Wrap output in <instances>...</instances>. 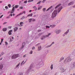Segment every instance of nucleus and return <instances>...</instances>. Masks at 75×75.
Returning a JSON list of instances; mask_svg holds the SVG:
<instances>
[{
	"label": "nucleus",
	"instance_id": "42",
	"mask_svg": "<svg viewBox=\"0 0 75 75\" xmlns=\"http://www.w3.org/2000/svg\"><path fill=\"white\" fill-rule=\"evenodd\" d=\"M11 28H12V27H11V26H9L8 27V28H9V29Z\"/></svg>",
	"mask_w": 75,
	"mask_h": 75
},
{
	"label": "nucleus",
	"instance_id": "32",
	"mask_svg": "<svg viewBox=\"0 0 75 75\" xmlns=\"http://www.w3.org/2000/svg\"><path fill=\"white\" fill-rule=\"evenodd\" d=\"M40 3H41V1H40L37 4H40Z\"/></svg>",
	"mask_w": 75,
	"mask_h": 75
},
{
	"label": "nucleus",
	"instance_id": "59",
	"mask_svg": "<svg viewBox=\"0 0 75 75\" xmlns=\"http://www.w3.org/2000/svg\"><path fill=\"white\" fill-rule=\"evenodd\" d=\"M31 11H32L31 10H30L29 11V12H31Z\"/></svg>",
	"mask_w": 75,
	"mask_h": 75
},
{
	"label": "nucleus",
	"instance_id": "44",
	"mask_svg": "<svg viewBox=\"0 0 75 75\" xmlns=\"http://www.w3.org/2000/svg\"><path fill=\"white\" fill-rule=\"evenodd\" d=\"M3 17V15H2L0 17V18H2V17Z\"/></svg>",
	"mask_w": 75,
	"mask_h": 75
},
{
	"label": "nucleus",
	"instance_id": "8",
	"mask_svg": "<svg viewBox=\"0 0 75 75\" xmlns=\"http://www.w3.org/2000/svg\"><path fill=\"white\" fill-rule=\"evenodd\" d=\"M13 32V30H9L8 32V34L9 35H11V34H12V33H11V32Z\"/></svg>",
	"mask_w": 75,
	"mask_h": 75
},
{
	"label": "nucleus",
	"instance_id": "25",
	"mask_svg": "<svg viewBox=\"0 0 75 75\" xmlns=\"http://www.w3.org/2000/svg\"><path fill=\"white\" fill-rule=\"evenodd\" d=\"M3 65H0V69H1L3 68Z\"/></svg>",
	"mask_w": 75,
	"mask_h": 75
},
{
	"label": "nucleus",
	"instance_id": "63",
	"mask_svg": "<svg viewBox=\"0 0 75 75\" xmlns=\"http://www.w3.org/2000/svg\"><path fill=\"white\" fill-rule=\"evenodd\" d=\"M1 43V42L0 43V45H1V43Z\"/></svg>",
	"mask_w": 75,
	"mask_h": 75
},
{
	"label": "nucleus",
	"instance_id": "16",
	"mask_svg": "<svg viewBox=\"0 0 75 75\" xmlns=\"http://www.w3.org/2000/svg\"><path fill=\"white\" fill-rule=\"evenodd\" d=\"M17 29H18V28H17V27L15 28H14V31L15 32H16V31H17Z\"/></svg>",
	"mask_w": 75,
	"mask_h": 75
},
{
	"label": "nucleus",
	"instance_id": "7",
	"mask_svg": "<svg viewBox=\"0 0 75 75\" xmlns=\"http://www.w3.org/2000/svg\"><path fill=\"white\" fill-rule=\"evenodd\" d=\"M61 70L62 71V72H64V71H65V68H62L61 69Z\"/></svg>",
	"mask_w": 75,
	"mask_h": 75
},
{
	"label": "nucleus",
	"instance_id": "26",
	"mask_svg": "<svg viewBox=\"0 0 75 75\" xmlns=\"http://www.w3.org/2000/svg\"><path fill=\"white\" fill-rule=\"evenodd\" d=\"M25 18V16H23L21 18V20H23V19H24Z\"/></svg>",
	"mask_w": 75,
	"mask_h": 75
},
{
	"label": "nucleus",
	"instance_id": "38",
	"mask_svg": "<svg viewBox=\"0 0 75 75\" xmlns=\"http://www.w3.org/2000/svg\"><path fill=\"white\" fill-rule=\"evenodd\" d=\"M32 67H33V65H31V66L30 67V69H31L32 68Z\"/></svg>",
	"mask_w": 75,
	"mask_h": 75
},
{
	"label": "nucleus",
	"instance_id": "47",
	"mask_svg": "<svg viewBox=\"0 0 75 75\" xmlns=\"http://www.w3.org/2000/svg\"><path fill=\"white\" fill-rule=\"evenodd\" d=\"M3 54H4V52H2L1 53V55H3Z\"/></svg>",
	"mask_w": 75,
	"mask_h": 75
},
{
	"label": "nucleus",
	"instance_id": "9",
	"mask_svg": "<svg viewBox=\"0 0 75 75\" xmlns=\"http://www.w3.org/2000/svg\"><path fill=\"white\" fill-rule=\"evenodd\" d=\"M61 6V4H59V5H57V6H56L55 7V9L57 8H58V7H60Z\"/></svg>",
	"mask_w": 75,
	"mask_h": 75
},
{
	"label": "nucleus",
	"instance_id": "50",
	"mask_svg": "<svg viewBox=\"0 0 75 75\" xmlns=\"http://www.w3.org/2000/svg\"><path fill=\"white\" fill-rule=\"evenodd\" d=\"M5 44L6 45H8V43L7 42H5Z\"/></svg>",
	"mask_w": 75,
	"mask_h": 75
},
{
	"label": "nucleus",
	"instance_id": "53",
	"mask_svg": "<svg viewBox=\"0 0 75 75\" xmlns=\"http://www.w3.org/2000/svg\"><path fill=\"white\" fill-rule=\"evenodd\" d=\"M5 8H8V7H7V6H6L5 7Z\"/></svg>",
	"mask_w": 75,
	"mask_h": 75
},
{
	"label": "nucleus",
	"instance_id": "14",
	"mask_svg": "<svg viewBox=\"0 0 75 75\" xmlns=\"http://www.w3.org/2000/svg\"><path fill=\"white\" fill-rule=\"evenodd\" d=\"M54 44V42H53L52 44H51V45H50V46H47V48H48V47H51V45H52V44Z\"/></svg>",
	"mask_w": 75,
	"mask_h": 75
},
{
	"label": "nucleus",
	"instance_id": "4",
	"mask_svg": "<svg viewBox=\"0 0 75 75\" xmlns=\"http://www.w3.org/2000/svg\"><path fill=\"white\" fill-rule=\"evenodd\" d=\"M51 35V33H50L47 35H46L45 36H43L42 37V38H41V39L42 40H44L45 38L46 37H49V36L50 35Z\"/></svg>",
	"mask_w": 75,
	"mask_h": 75
},
{
	"label": "nucleus",
	"instance_id": "13",
	"mask_svg": "<svg viewBox=\"0 0 75 75\" xmlns=\"http://www.w3.org/2000/svg\"><path fill=\"white\" fill-rule=\"evenodd\" d=\"M22 24H23V22H21L20 23V25H19L20 27H22V26H23V25Z\"/></svg>",
	"mask_w": 75,
	"mask_h": 75
},
{
	"label": "nucleus",
	"instance_id": "36",
	"mask_svg": "<svg viewBox=\"0 0 75 75\" xmlns=\"http://www.w3.org/2000/svg\"><path fill=\"white\" fill-rule=\"evenodd\" d=\"M19 8L20 9H23V6H21Z\"/></svg>",
	"mask_w": 75,
	"mask_h": 75
},
{
	"label": "nucleus",
	"instance_id": "10",
	"mask_svg": "<svg viewBox=\"0 0 75 75\" xmlns=\"http://www.w3.org/2000/svg\"><path fill=\"white\" fill-rule=\"evenodd\" d=\"M23 13L25 14V11H24L23 12H22V13H20L17 15V16H20V15H21V14H23Z\"/></svg>",
	"mask_w": 75,
	"mask_h": 75
},
{
	"label": "nucleus",
	"instance_id": "29",
	"mask_svg": "<svg viewBox=\"0 0 75 75\" xmlns=\"http://www.w3.org/2000/svg\"><path fill=\"white\" fill-rule=\"evenodd\" d=\"M42 8V6H40L38 8V10H41V9Z\"/></svg>",
	"mask_w": 75,
	"mask_h": 75
},
{
	"label": "nucleus",
	"instance_id": "56",
	"mask_svg": "<svg viewBox=\"0 0 75 75\" xmlns=\"http://www.w3.org/2000/svg\"><path fill=\"white\" fill-rule=\"evenodd\" d=\"M73 7L74 8H75V5L74 6H73Z\"/></svg>",
	"mask_w": 75,
	"mask_h": 75
},
{
	"label": "nucleus",
	"instance_id": "40",
	"mask_svg": "<svg viewBox=\"0 0 75 75\" xmlns=\"http://www.w3.org/2000/svg\"><path fill=\"white\" fill-rule=\"evenodd\" d=\"M32 21H35V19H32Z\"/></svg>",
	"mask_w": 75,
	"mask_h": 75
},
{
	"label": "nucleus",
	"instance_id": "1",
	"mask_svg": "<svg viewBox=\"0 0 75 75\" xmlns=\"http://www.w3.org/2000/svg\"><path fill=\"white\" fill-rule=\"evenodd\" d=\"M71 59L70 58V57H69L67 58L65 61L64 62V63L65 64H66V63H67V62H70L71 61Z\"/></svg>",
	"mask_w": 75,
	"mask_h": 75
},
{
	"label": "nucleus",
	"instance_id": "3",
	"mask_svg": "<svg viewBox=\"0 0 75 75\" xmlns=\"http://www.w3.org/2000/svg\"><path fill=\"white\" fill-rule=\"evenodd\" d=\"M18 54H15L12 56L11 57L12 59H15L16 58H17L19 57Z\"/></svg>",
	"mask_w": 75,
	"mask_h": 75
},
{
	"label": "nucleus",
	"instance_id": "6",
	"mask_svg": "<svg viewBox=\"0 0 75 75\" xmlns=\"http://www.w3.org/2000/svg\"><path fill=\"white\" fill-rule=\"evenodd\" d=\"M62 6L58 8V13H59L61 11V10L62 9Z\"/></svg>",
	"mask_w": 75,
	"mask_h": 75
},
{
	"label": "nucleus",
	"instance_id": "54",
	"mask_svg": "<svg viewBox=\"0 0 75 75\" xmlns=\"http://www.w3.org/2000/svg\"><path fill=\"white\" fill-rule=\"evenodd\" d=\"M26 55V54H25L23 56V57L24 58L25 57V56Z\"/></svg>",
	"mask_w": 75,
	"mask_h": 75
},
{
	"label": "nucleus",
	"instance_id": "52",
	"mask_svg": "<svg viewBox=\"0 0 75 75\" xmlns=\"http://www.w3.org/2000/svg\"><path fill=\"white\" fill-rule=\"evenodd\" d=\"M46 1V0H43V1H42V2L43 3H44V2H45V1Z\"/></svg>",
	"mask_w": 75,
	"mask_h": 75
},
{
	"label": "nucleus",
	"instance_id": "34",
	"mask_svg": "<svg viewBox=\"0 0 75 75\" xmlns=\"http://www.w3.org/2000/svg\"><path fill=\"white\" fill-rule=\"evenodd\" d=\"M15 8H18V6H17V5H16L15 6Z\"/></svg>",
	"mask_w": 75,
	"mask_h": 75
},
{
	"label": "nucleus",
	"instance_id": "27",
	"mask_svg": "<svg viewBox=\"0 0 75 75\" xmlns=\"http://www.w3.org/2000/svg\"><path fill=\"white\" fill-rule=\"evenodd\" d=\"M73 67H74V68H75V62H73Z\"/></svg>",
	"mask_w": 75,
	"mask_h": 75
},
{
	"label": "nucleus",
	"instance_id": "22",
	"mask_svg": "<svg viewBox=\"0 0 75 75\" xmlns=\"http://www.w3.org/2000/svg\"><path fill=\"white\" fill-rule=\"evenodd\" d=\"M3 31H7V28H3Z\"/></svg>",
	"mask_w": 75,
	"mask_h": 75
},
{
	"label": "nucleus",
	"instance_id": "23",
	"mask_svg": "<svg viewBox=\"0 0 75 75\" xmlns=\"http://www.w3.org/2000/svg\"><path fill=\"white\" fill-rule=\"evenodd\" d=\"M50 68H51V70H52V69H53V64H51V67H50Z\"/></svg>",
	"mask_w": 75,
	"mask_h": 75
},
{
	"label": "nucleus",
	"instance_id": "46",
	"mask_svg": "<svg viewBox=\"0 0 75 75\" xmlns=\"http://www.w3.org/2000/svg\"><path fill=\"white\" fill-rule=\"evenodd\" d=\"M46 28H50V26H46Z\"/></svg>",
	"mask_w": 75,
	"mask_h": 75
},
{
	"label": "nucleus",
	"instance_id": "18",
	"mask_svg": "<svg viewBox=\"0 0 75 75\" xmlns=\"http://www.w3.org/2000/svg\"><path fill=\"white\" fill-rule=\"evenodd\" d=\"M14 10V7H13V8H12V11H13L12 12V11H11V13H13V11Z\"/></svg>",
	"mask_w": 75,
	"mask_h": 75
},
{
	"label": "nucleus",
	"instance_id": "62",
	"mask_svg": "<svg viewBox=\"0 0 75 75\" xmlns=\"http://www.w3.org/2000/svg\"><path fill=\"white\" fill-rule=\"evenodd\" d=\"M12 41V40H11V38L10 39V41Z\"/></svg>",
	"mask_w": 75,
	"mask_h": 75
},
{
	"label": "nucleus",
	"instance_id": "15",
	"mask_svg": "<svg viewBox=\"0 0 75 75\" xmlns=\"http://www.w3.org/2000/svg\"><path fill=\"white\" fill-rule=\"evenodd\" d=\"M32 17L33 16V13H31L30 14H29L27 16V17Z\"/></svg>",
	"mask_w": 75,
	"mask_h": 75
},
{
	"label": "nucleus",
	"instance_id": "41",
	"mask_svg": "<svg viewBox=\"0 0 75 75\" xmlns=\"http://www.w3.org/2000/svg\"><path fill=\"white\" fill-rule=\"evenodd\" d=\"M27 1H25L24 2V3H27Z\"/></svg>",
	"mask_w": 75,
	"mask_h": 75
},
{
	"label": "nucleus",
	"instance_id": "2",
	"mask_svg": "<svg viewBox=\"0 0 75 75\" xmlns=\"http://www.w3.org/2000/svg\"><path fill=\"white\" fill-rule=\"evenodd\" d=\"M57 10H55L53 12V13L52 14V18H54L56 16H57Z\"/></svg>",
	"mask_w": 75,
	"mask_h": 75
},
{
	"label": "nucleus",
	"instance_id": "17",
	"mask_svg": "<svg viewBox=\"0 0 75 75\" xmlns=\"http://www.w3.org/2000/svg\"><path fill=\"white\" fill-rule=\"evenodd\" d=\"M41 50V46H40L38 47V51H40Z\"/></svg>",
	"mask_w": 75,
	"mask_h": 75
},
{
	"label": "nucleus",
	"instance_id": "55",
	"mask_svg": "<svg viewBox=\"0 0 75 75\" xmlns=\"http://www.w3.org/2000/svg\"><path fill=\"white\" fill-rule=\"evenodd\" d=\"M33 17H36V15H34L33 16Z\"/></svg>",
	"mask_w": 75,
	"mask_h": 75
},
{
	"label": "nucleus",
	"instance_id": "37",
	"mask_svg": "<svg viewBox=\"0 0 75 75\" xmlns=\"http://www.w3.org/2000/svg\"><path fill=\"white\" fill-rule=\"evenodd\" d=\"M3 41V39L2 38L1 39V43H2Z\"/></svg>",
	"mask_w": 75,
	"mask_h": 75
},
{
	"label": "nucleus",
	"instance_id": "19",
	"mask_svg": "<svg viewBox=\"0 0 75 75\" xmlns=\"http://www.w3.org/2000/svg\"><path fill=\"white\" fill-rule=\"evenodd\" d=\"M33 8H34V9L35 10V11L37 10V8H36V6H34L33 7Z\"/></svg>",
	"mask_w": 75,
	"mask_h": 75
},
{
	"label": "nucleus",
	"instance_id": "51",
	"mask_svg": "<svg viewBox=\"0 0 75 75\" xmlns=\"http://www.w3.org/2000/svg\"><path fill=\"white\" fill-rule=\"evenodd\" d=\"M6 23H7V22H4V23H3L4 25V24H6Z\"/></svg>",
	"mask_w": 75,
	"mask_h": 75
},
{
	"label": "nucleus",
	"instance_id": "60",
	"mask_svg": "<svg viewBox=\"0 0 75 75\" xmlns=\"http://www.w3.org/2000/svg\"><path fill=\"white\" fill-rule=\"evenodd\" d=\"M0 59L1 60H2V59H3V58Z\"/></svg>",
	"mask_w": 75,
	"mask_h": 75
},
{
	"label": "nucleus",
	"instance_id": "35",
	"mask_svg": "<svg viewBox=\"0 0 75 75\" xmlns=\"http://www.w3.org/2000/svg\"><path fill=\"white\" fill-rule=\"evenodd\" d=\"M64 59V57H62L61 58V60H63V59Z\"/></svg>",
	"mask_w": 75,
	"mask_h": 75
},
{
	"label": "nucleus",
	"instance_id": "57",
	"mask_svg": "<svg viewBox=\"0 0 75 75\" xmlns=\"http://www.w3.org/2000/svg\"><path fill=\"white\" fill-rule=\"evenodd\" d=\"M12 39H13V40L14 39V37H12Z\"/></svg>",
	"mask_w": 75,
	"mask_h": 75
},
{
	"label": "nucleus",
	"instance_id": "33",
	"mask_svg": "<svg viewBox=\"0 0 75 75\" xmlns=\"http://www.w3.org/2000/svg\"><path fill=\"white\" fill-rule=\"evenodd\" d=\"M20 63H19L18 65H17V66H16L17 68V67H18V66H19V65H20Z\"/></svg>",
	"mask_w": 75,
	"mask_h": 75
},
{
	"label": "nucleus",
	"instance_id": "64",
	"mask_svg": "<svg viewBox=\"0 0 75 75\" xmlns=\"http://www.w3.org/2000/svg\"><path fill=\"white\" fill-rule=\"evenodd\" d=\"M73 75H75V74H73Z\"/></svg>",
	"mask_w": 75,
	"mask_h": 75
},
{
	"label": "nucleus",
	"instance_id": "43",
	"mask_svg": "<svg viewBox=\"0 0 75 75\" xmlns=\"http://www.w3.org/2000/svg\"><path fill=\"white\" fill-rule=\"evenodd\" d=\"M8 6L10 8V7H11V5H10V4H8Z\"/></svg>",
	"mask_w": 75,
	"mask_h": 75
},
{
	"label": "nucleus",
	"instance_id": "12",
	"mask_svg": "<svg viewBox=\"0 0 75 75\" xmlns=\"http://www.w3.org/2000/svg\"><path fill=\"white\" fill-rule=\"evenodd\" d=\"M74 2H71L69 4L68 6H70V5H72V4H74Z\"/></svg>",
	"mask_w": 75,
	"mask_h": 75
},
{
	"label": "nucleus",
	"instance_id": "58",
	"mask_svg": "<svg viewBox=\"0 0 75 75\" xmlns=\"http://www.w3.org/2000/svg\"><path fill=\"white\" fill-rule=\"evenodd\" d=\"M50 27H51L52 28V25H50Z\"/></svg>",
	"mask_w": 75,
	"mask_h": 75
},
{
	"label": "nucleus",
	"instance_id": "31",
	"mask_svg": "<svg viewBox=\"0 0 75 75\" xmlns=\"http://www.w3.org/2000/svg\"><path fill=\"white\" fill-rule=\"evenodd\" d=\"M32 1H33V0H28V3H29L30 2H31Z\"/></svg>",
	"mask_w": 75,
	"mask_h": 75
},
{
	"label": "nucleus",
	"instance_id": "21",
	"mask_svg": "<svg viewBox=\"0 0 75 75\" xmlns=\"http://www.w3.org/2000/svg\"><path fill=\"white\" fill-rule=\"evenodd\" d=\"M32 20H33V18L29 19V23H31V21H32Z\"/></svg>",
	"mask_w": 75,
	"mask_h": 75
},
{
	"label": "nucleus",
	"instance_id": "5",
	"mask_svg": "<svg viewBox=\"0 0 75 75\" xmlns=\"http://www.w3.org/2000/svg\"><path fill=\"white\" fill-rule=\"evenodd\" d=\"M55 32L56 34H58L61 32V30H56L55 31Z\"/></svg>",
	"mask_w": 75,
	"mask_h": 75
},
{
	"label": "nucleus",
	"instance_id": "49",
	"mask_svg": "<svg viewBox=\"0 0 75 75\" xmlns=\"http://www.w3.org/2000/svg\"><path fill=\"white\" fill-rule=\"evenodd\" d=\"M9 16H11V17H12V16H13V14H10Z\"/></svg>",
	"mask_w": 75,
	"mask_h": 75
},
{
	"label": "nucleus",
	"instance_id": "30",
	"mask_svg": "<svg viewBox=\"0 0 75 75\" xmlns=\"http://www.w3.org/2000/svg\"><path fill=\"white\" fill-rule=\"evenodd\" d=\"M69 32V30H68L65 33V34H67Z\"/></svg>",
	"mask_w": 75,
	"mask_h": 75
},
{
	"label": "nucleus",
	"instance_id": "61",
	"mask_svg": "<svg viewBox=\"0 0 75 75\" xmlns=\"http://www.w3.org/2000/svg\"><path fill=\"white\" fill-rule=\"evenodd\" d=\"M13 16H15V14H14L13 13Z\"/></svg>",
	"mask_w": 75,
	"mask_h": 75
},
{
	"label": "nucleus",
	"instance_id": "11",
	"mask_svg": "<svg viewBox=\"0 0 75 75\" xmlns=\"http://www.w3.org/2000/svg\"><path fill=\"white\" fill-rule=\"evenodd\" d=\"M23 46H22L21 47V49H23V48H24V46H25V42H24L23 43Z\"/></svg>",
	"mask_w": 75,
	"mask_h": 75
},
{
	"label": "nucleus",
	"instance_id": "28",
	"mask_svg": "<svg viewBox=\"0 0 75 75\" xmlns=\"http://www.w3.org/2000/svg\"><path fill=\"white\" fill-rule=\"evenodd\" d=\"M24 61H23V62H22V63L21 64V65H24V64H25V62L24 63Z\"/></svg>",
	"mask_w": 75,
	"mask_h": 75
},
{
	"label": "nucleus",
	"instance_id": "20",
	"mask_svg": "<svg viewBox=\"0 0 75 75\" xmlns=\"http://www.w3.org/2000/svg\"><path fill=\"white\" fill-rule=\"evenodd\" d=\"M52 6H50V7H49V8H48L46 10V11H48L49 10H50V9H51V8H52Z\"/></svg>",
	"mask_w": 75,
	"mask_h": 75
},
{
	"label": "nucleus",
	"instance_id": "24",
	"mask_svg": "<svg viewBox=\"0 0 75 75\" xmlns=\"http://www.w3.org/2000/svg\"><path fill=\"white\" fill-rule=\"evenodd\" d=\"M42 10L43 11V12H45V11H46V8H44Z\"/></svg>",
	"mask_w": 75,
	"mask_h": 75
},
{
	"label": "nucleus",
	"instance_id": "48",
	"mask_svg": "<svg viewBox=\"0 0 75 75\" xmlns=\"http://www.w3.org/2000/svg\"><path fill=\"white\" fill-rule=\"evenodd\" d=\"M32 50H34L35 49V47H33L32 48Z\"/></svg>",
	"mask_w": 75,
	"mask_h": 75
},
{
	"label": "nucleus",
	"instance_id": "39",
	"mask_svg": "<svg viewBox=\"0 0 75 75\" xmlns=\"http://www.w3.org/2000/svg\"><path fill=\"white\" fill-rule=\"evenodd\" d=\"M10 15L9 16H8V17H7L6 18L7 19V18H10Z\"/></svg>",
	"mask_w": 75,
	"mask_h": 75
},
{
	"label": "nucleus",
	"instance_id": "45",
	"mask_svg": "<svg viewBox=\"0 0 75 75\" xmlns=\"http://www.w3.org/2000/svg\"><path fill=\"white\" fill-rule=\"evenodd\" d=\"M30 54H33V51H31L30 52Z\"/></svg>",
	"mask_w": 75,
	"mask_h": 75
}]
</instances>
